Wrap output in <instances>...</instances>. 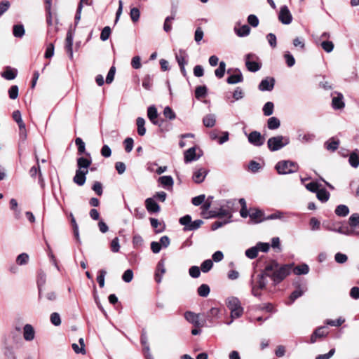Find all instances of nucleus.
<instances>
[{"mask_svg": "<svg viewBox=\"0 0 359 359\" xmlns=\"http://www.w3.org/2000/svg\"><path fill=\"white\" fill-rule=\"evenodd\" d=\"M334 212L337 216L346 217L349 213V209L346 205H339L337 206Z\"/></svg>", "mask_w": 359, "mask_h": 359, "instance_id": "37", "label": "nucleus"}, {"mask_svg": "<svg viewBox=\"0 0 359 359\" xmlns=\"http://www.w3.org/2000/svg\"><path fill=\"white\" fill-rule=\"evenodd\" d=\"M111 250L113 252H118L120 250L119 240L118 237H115L110 244Z\"/></svg>", "mask_w": 359, "mask_h": 359, "instance_id": "59", "label": "nucleus"}, {"mask_svg": "<svg viewBox=\"0 0 359 359\" xmlns=\"http://www.w3.org/2000/svg\"><path fill=\"white\" fill-rule=\"evenodd\" d=\"M137 126V133L140 136H144L146 133V128L144 127L145 120L142 117H138L136 120Z\"/></svg>", "mask_w": 359, "mask_h": 359, "instance_id": "33", "label": "nucleus"}, {"mask_svg": "<svg viewBox=\"0 0 359 359\" xmlns=\"http://www.w3.org/2000/svg\"><path fill=\"white\" fill-rule=\"evenodd\" d=\"M171 12H172V15L168 16L165 19V22H164V25H163V29L165 32H169L172 29L171 23L175 20L177 9L172 8Z\"/></svg>", "mask_w": 359, "mask_h": 359, "instance_id": "22", "label": "nucleus"}, {"mask_svg": "<svg viewBox=\"0 0 359 359\" xmlns=\"http://www.w3.org/2000/svg\"><path fill=\"white\" fill-rule=\"evenodd\" d=\"M163 115L169 118L170 120H173L175 118V113L172 111V109L170 107H165L163 110Z\"/></svg>", "mask_w": 359, "mask_h": 359, "instance_id": "61", "label": "nucleus"}, {"mask_svg": "<svg viewBox=\"0 0 359 359\" xmlns=\"http://www.w3.org/2000/svg\"><path fill=\"white\" fill-rule=\"evenodd\" d=\"M237 70L238 72V74L231 75L227 78L226 82L229 84H236L238 83H241L243 81L242 73L240 72V70Z\"/></svg>", "mask_w": 359, "mask_h": 359, "instance_id": "30", "label": "nucleus"}, {"mask_svg": "<svg viewBox=\"0 0 359 359\" xmlns=\"http://www.w3.org/2000/svg\"><path fill=\"white\" fill-rule=\"evenodd\" d=\"M147 116L153 124L159 125L158 120H157V117H158L157 109L154 106H150L148 107Z\"/></svg>", "mask_w": 359, "mask_h": 359, "instance_id": "24", "label": "nucleus"}, {"mask_svg": "<svg viewBox=\"0 0 359 359\" xmlns=\"http://www.w3.org/2000/svg\"><path fill=\"white\" fill-rule=\"evenodd\" d=\"M210 291V287L206 284H202L197 290L198 295L203 297H207L209 294Z\"/></svg>", "mask_w": 359, "mask_h": 359, "instance_id": "44", "label": "nucleus"}, {"mask_svg": "<svg viewBox=\"0 0 359 359\" xmlns=\"http://www.w3.org/2000/svg\"><path fill=\"white\" fill-rule=\"evenodd\" d=\"M110 34H111V28L109 26H106L102 30V32L100 34V39L103 41H105L109 38Z\"/></svg>", "mask_w": 359, "mask_h": 359, "instance_id": "54", "label": "nucleus"}, {"mask_svg": "<svg viewBox=\"0 0 359 359\" xmlns=\"http://www.w3.org/2000/svg\"><path fill=\"white\" fill-rule=\"evenodd\" d=\"M29 255L27 253H22L17 257L16 262L19 265H24L28 262Z\"/></svg>", "mask_w": 359, "mask_h": 359, "instance_id": "52", "label": "nucleus"}, {"mask_svg": "<svg viewBox=\"0 0 359 359\" xmlns=\"http://www.w3.org/2000/svg\"><path fill=\"white\" fill-rule=\"evenodd\" d=\"M18 87L16 85L12 86L8 90L9 97L11 100H15L18 96Z\"/></svg>", "mask_w": 359, "mask_h": 359, "instance_id": "58", "label": "nucleus"}, {"mask_svg": "<svg viewBox=\"0 0 359 359\" xmlns=\"http://www.w3.org/2000/svg\"><path fill=\"white\" fill-rule=\"evenodd\" d=\"M203 224V220L201 219H196L194 222H191V224L189 225L187 227H184V231H194L198 229L202 224Z\"/></svg>", "mask_w": 359, "mask_h": 359, "instance_id": "45", "label": "nucleus"}, {"mask_svg": "<svg viewBox=\"0 0 359 359\" xmlns=\"http://www.w3.org/2000/svg\"><path fill=\"white\" fill-rule=\"evenodd\" d=\"M248 142L256 147H261L264 144L265 138L258 131H252L248 135Z\"/></svg>", "mask_w": 359, "mask_h": 359, "instance_id": "8", "label": "nucleus"}, {"mask_svg": "<svg viewBox=\"0 0 359 359\" xmlns=\"http://www.w3.org/2000/svg\"><path fill=\"white\" fill-rule=\"evenodd\" d=\"M208 171L204 168H199L194 171L193 174V180L196 183H201L204 181Z\"/></svg>", "mask_w": 359, "mask_h": 359, "instance_id": "19", "label": "nucleus"}, {"mask_svg": "<svg viewBox=\"0 0 359 359\" xmlns=\"http://www.w3.org/2000/svg\"><path fill=\"white\" fill-rule=\"evenodd\" d=\"M231 222L230 219H224V221H215L212 224L211 229L215 231L217 229L223 226L224 225Z\"/></svg>", "mask_w": 359, "mask_h": 359, "instance_id": "57", "label": "nucleus"}, {"mask_svg": "<svg viewBox=\"0 0 359 359\" xmlns=\"http://www.w3.org/2000/svg\"><path fill=\"white\" fill-rule=\"evenodd\" d=\"M348 163L354 168L359 166V151L358 149H355L351 153L348 158Z\"/></svg>", "mask_w": 359, "mask_h": 359, "instance_id": "26", "label": "nucleus"}, {"mask_svg": "<svg viewBox=\"0 0 359 359\" xmlns=\"http://www.w3.org/2000/svg\"><path fill=\"white\" fill-rule=\"evenodd\" d=\"M330 193L325 189H319L316 192V197L323 203L327 202L330 198Z\"/></svg>", "mask_w": 359, "mask_h": 359, "instance_id": "31", "label": "nucleus"}, {"mask_svg": "<svg viewBox=\"0 0 359 359\" xmlns=\"http://www.w3.org/2000/svg\"><path fill=\"white\" fill-rule=\"evenodd\" d=\"M279 175H287L297 172L299 166L297 163L291 161H280L275 166Z\"/></svg>", "mask_w": 359, "mask_h": 359, "instance_id": "6", "label": "nucleus"}, {"mask_svg": "<svg viewBox=\"0 0 359 359\" xmlns=\"http://www.w3.org/2000/svg\"><path fill=\"white\" fill-rule=\"evenodd\" d=\"M290 143V138L287 136L277 135L270 137L267 141V147L271 151L281 149Z\"/></svg>", "mask_w": 359, "mask_h": 359, "instance_id": "5", "label": "nucleus"}, {"mask_svg": "<svg viewBox=\"0 0 359 359\" xmlns=\"http://www.w3.org/2000/svg\"><path fill=\"white\" fill-rule=\"evenodd\" d=\"M274 104L272 102H267L263 107V113L264 116H269L273 113Z\"/></svg>", "mask_w": 359, "mask_h": 359, "instance_id": "42", "label": "nucleus"}, {"mask_svg": "<svg viewBox=\"0 0 359 359\" xmlns=\"http://www.w3.org/2000/svg\"><path fill=\"white\" fill-rule=\"evenodd\" d=\"M207 94V88L205 86H199L196 88L195 97L196 99L204 97Z\"/></svg>", "mask_w": 359, "mask_h": 359, "instance_id": "43", "label": "nucleus"}, {"mask_svg": "<svg viewBox=\"0 0 359 359\" xmlns=\"http://www.w3.org/2000/svg\"><path fill=\"white\" fill-rule=\"evenodd\" d=\"M212 261L211 259H206L202 263L201 269L203 273H207L212 269Z\"/></svg>", "mask_w": 359, "mask_h": 359, "instance_id": "50", "label": "nucleus"}, {"mask_svg": "<svg viewBox=\"0 0 359 359\" xmlns=\"http://www.w3.org/2000/svg\"><path fill=\"white\" fill-rule=\"evenodd\" d=\"M249 217H250L251 220L255 224L259 223L265 220V217H264L263 211L256 208H250Z\"/></svg>", "mask_w": 359, "mask_h": 359, "instance_id": "11", "label": "nucleus"}, {"mask_svg": "<svg viewBox=\"0 0 359 359\" xmlns=\"http://www.w3.org/2000/svg\"><path fill=\"white\" fill-rule=\"evenodd\" d=\"M153 85V81L151 77L149 75H147L144 77L142 81V86L146 90H150Z\"/></svg>", "mask_w": 359, "mask_h": 359, "instance_id": "53", "label": "nucleus"}, {"mask_svg": "<svg viewBox=\"0 0 359 359\" xmlns=\"http://www.w3.org/2000/svg\"><path fill=\"white\" fill-rule=\"evenodd\" d=\"M123 144L125 147V150L127 153L130 152L133 150L134 141L131 137H127L123 141Z\"/></svg>", "mask_w": 359, "mask_h": 359, "instance_id": "51", "label": "nucleus"}, {"mask_svg": "<svg viewBox=\"0 0 359 359\" xmlns=\"http://www.w3.org/2000/svg\"><path fill=\"white\" fill-rule=\"evenodd\" d=\"M158 182L163 186L166 187H172L173 185V179L171 176L165 175L159 177Z\"/></svg>", "mask_w": 359, "mask_h": 359, "instance_id": "39", "label": "nucleus"}, {"mask_svg": "<svg viewBox=\"0 0 359 359\" xmlns=\"http://www.w3.org/2000/svg\"><path fill=\"white\" fill-rule=\"evenodd\" d=\"M309 271V267L306 264L298 265L293 268V272L296 275H305Z\"/></svg>", "mask_w": 359, "mask_h": 359, "instance_id": "32", "label": "nucleus"}, {"mask_svg": "<svg viewBox=\"0 0 359 359\" xmlns=\"http://www.w3.org/2000/svg\"><path fill=\"white\" fill-rule=\"evenodd\" d=\"M13 34L15 37L22 38L25 34V29L22 25H15L13 26Z\"/></svg>", "mask_w": 359, "mask_h": 359, "instance_id": "40", "label": "nucleus"}, {"mask_svg": "<svg viewBox=\"0 0 359 359\" xmlns=\"http://www.w3.org/2000/svg\"><path fill=\"white\" fill-rule=\"evenodd\" d=\"M219 309L217 307H212L210 309V311L208 313V318H210L211 319L219 318Z\"/></svg>", "mask_w": 359, "mask_h": 359, "instance_id": "60", "label": "nucleus"}, {"mask_svg": "<svg viewBox=\"0 0 359 359\" xmlns=\"http://www.w3.org/2000/svg\"><path fill=\"white\" fill-rule=\"evenodd\" d=\"M227 308L230 310V318L236 319L241 317L243 314V308L238 298L229 297L225 300Z\"/></svg>", "mask_w": 359, "mask_h": 359, "instance_id": "4", "label": "nucleus"}, {"mask_svg": "<svg viewBox=\"0 0 359 359\" xmlns=\"http://www.w3.org/2000/svg\"><path fill=\"white\" fill-rule=\"evenodd\" d=\"M255 55L249 53L245 56V66L248 71L256 72L261 69V64L256 61H251V58L255 57Z\"/></svg>", "mask_w": 359, "mask_h": 359, "instance_id": "10", "label": "nucleus"}, {"mask_svg": "<svg viewBox=\"0 0 359 359\" xmlns=\"http://www.w3.org/2000/svg\"><path fill=\"white\" fill-rule=\"evenodd\" d=\"M140 15V10L137 8H133L130 9V16L133 22L138 21Z\"/></svg>", "mask_w": 359, "mask_h": 359, "instance_id": "55", "label": "nucleus"}, {"mask_svg": "<svg viewBox=\"0 0 359 359\" xmlns=\"http://www.w3.org/2000/svg\"><path fill=\"white\" fill-rule=\"evenodd\" d=\"M268 276H266L264 269L257 275H252L251 277L250 284L252 287V294L255 297H259L262 290L265 289Z\"/></svg>", "mask_w": 359, "mask_h": 359, "instance_id": "3", "label": "nucleus"}, {"mask_svg": "<svg viewBox=\"0 0 359 359\" xmlns=\"http://www.w3.org/2000/svg\"><path fill=\"white\" fill-rule=\"evenodd\" d=\"M88 170H76V174L73 178V181L75 184H78L79 186H82L86 182V175L88 174Z\"/></svg>", "mask_w": 359, "mask_h": 359, "instance_id": "16", "label": "nucleus"}, {"mask_svg": "<svg viewBox=\"0 0 359 359\" xmlns=\"http://www.w3.org/2000/svg\"><path fill=\"white\" fill-rule=\"evenodd\" d=\"M334 259L339 264H344L347 261L348 257L345 254L337 252L334 255Z\"/></svg>", "mask_w": 359, "mask_h": 359, "instance_id": "63", "label": "nucleus"}, {"mask_svg": "<svg viewBox=\"0 0 359 359\" xmlns=\"http://www.w3.org/2000/svg\"><path fill=\"white\" fill-rule=\"evenodd\" d=\"M235 199L227 200L222 204L217 210H210L208 214L210 217H225V219H230L233 217V213L236 211Z\"/></svg>", "mask_w": 359, "mask_h": 359, "instance_id": "2", "label": "nucleus"}, {"mask_svg": "<svg viewBox=\"0 0 359 359\" xmlns=\"http://www.w3.org/2000/svg\"><path fill=\"white\" fill-rule=\"evenodd\" d=\"M258 255V248L252 247L245 251V255L250 259H255Z\"/></svg>", "mask_w": 359, "mask_h": 359, "instance_id": "49", "label": "nucleus"}, {"mask_svg": "<svg viewBox=\"0 0 359 359\" xmlns=\"http://www.w3.org/2000/svg\"><path fill=\"white\" fill-rule=\"evenodd\" d=\"M283 56L285 60V62L289 67H292L294 65L295 59L290 52H285Z\"/></svg>", "mask_w": 359, "mask_h": 359, "instance_id": "46", "label": "nucleus"}, {"mask_svg": "<svg viewBox=\"0 0 359 359\" xmlns=\"http://www.w3.org/2000/svg\"><path fill=\"white\" fill-rule=\"evenodd\" d=\"M165 273V260L161 259L156 267V271L155 273V280L156 283H159L161 282L163 275Z\"/></svg>", "mask_w": 359, "mask_h": 359, "instance_id": "17", "label": "nucleus"}, {"mask_svg": "<svg viewBox=\"0 0 359 359\" xmlns=\"http://www.w3.org/2000/svg\"><path fill=\"white\" fill-rule=\"evenodd\" d=\"M278 19L284 25H289L292 22V16L287 6H283L280 8Z\"/></svg>", "mask_w": 359, "mask_h": 359, "instance_id": "9", "label": "nucleus"}, {"mask_svg": "<svg viewBox=\"0 0 359 359\" xmlns=\"http://www.w3.org/2000/svg\"><path fill=\"white\" fill-rule=\"evenodd\" d=\"M146 208L151 213H156L160 211V206L151 198H148L145 201Z\"/></svg>", "mask_w": 359, "mask_h": 359, "instance_id": "21", "label": "nucleus"}, {"mask_svg": "<svg viewBox=\"0 0 359 359\" xmlns=\"http://www.w3.org/2000/svg\"><path fill=\"white\" fill-rule=\"evenodd\" d=\"M73 39L74 34L72 30H69L65 39V49L70 59L73 58Z\"/></svg>", "mask_w": 359, "mask_h": 359, "instance_id": "14", "label": "nucleus"}, {"mask_svg": "<svg viewBox=\"0 0 359 359\" xmlns=\"http://www.w3.org/2000/svg\"><path fill=\"white\" fill-rule=\"evenodd\" d=\"M184 318L190 323L194 325L196 327H200L202 326V324L200 322L199 317L200 315L195 313L192 311H186L184 314Z\"/></svg>", "mask_w": 359, "mask_h": 359, "instance_id": "12", "label": "nucleus"}, {"mask_svg": "<svg viewBox=\"0 0 359 359\" xmlns=\"http://www.w3.org/2000/svg\"><path fill=\"white\" fill-rule=\"evenodd\" d=\"M328 332L327 328L324 326L319 327L315 330L311 336L310 341L311 344L315 343L318 338H323L327 335Z\"/></svg>", "mask_w": 359, "mask_h": 359, "instance_id": "15", "label": "nucleus"}, {"mask_svg": "<svg viewBox=\"0 0 359 359\" xmlns=\"http://www.w3.org/2000/svg\"><path fill=\"white\" fill-rule=\"evenodd\" d=\"M188 55L184 50H180L178 53L175 54V59L180 66V71L184 76L187 75L185 69V65L188 63Z\"/></svg>", "mask_w": 359, "mask_h": 359, "instance_id": "7", "label": "nucleus"}, {"mask_svg": "<svg viewBox=\"0 0 359 359\" xmlns=\"http://www.w3.org/2000/svg\"><path fill=\"white\" fill-rule=\"evenodd\" d=\"M196 148L195 147H193L184 151V162L186 163L196 161L199 158L200 155H196Z\"/></svg>", "mask_w": 359, "mask_h": 359, "instance_id": "18", "label": "nucleus"}, {"mask_svg": "<svg viewBox=\"0 0 359 359\" xmlns=\"http://www.w3.org/2000/svg\"><path fill=\"white\" fill-rule=\"evenodd\" d=\"M234 31L238 36L244 37L249 35L250 32V28L248 25H244L240 28L235 27Z\"/></svg>", "mask_w": 359, "mask_h": 359, "instance_id": "35", "label": "nucleus"}, {"mask_svg": "<svg viewBox=\"0 0 359 359\" xmlns=\"http://www.w3.org/2000/svg\"><path fill=\"white\" fill-rule=\"evenodd\" d=\"M75 144L78 147V152L79 154H83L86 151V145L81 138L77 137L75 140Z\"/></svg>", "mask_w": 359, "mask_h": 359, "instance_id": "48", "label": "nucleus"}, {"mask_svg": "<svg viewBox=\"0 0 359 359\" xmlns=\"http://www.w3.org/2000/svg\"><path fill=\"white\" fill-rule=\"evenodd\" d=\"M339 145V140L334 138H330L325 143V148L331 151H334L337 149Z\"/></svg>", "mask_w": 359, "mask_h": 359, "instance_id": "29", "label": "nucleus"}, {"mask_svg": "<svg viewBox=\"0 0 359 359\" xmlns=\"http://www.w3.org/2000/svg\"><path fill=\"white\" fill-rule=\"evenodd\" d=\"M50 322L55 326H58L61 324L60 316L58 313L54 312L50 315Z\"/></svg>", "mask_w": 359, "mask_h": 359, "instance_id": "62", "label": "nucleus"}, {"mask_svg": "<svg viewBox=\"0 0 359 359\" xmlns=\"http://www.w3.org/2000/svg\"><path fill=\"white\" fill-rule=\"evenodd\" d=\"M216 116L215 114H210L203 118V123L207 128H212L215 125Z\"/></svg>", "mask_w": 359, "mask_h": 359, "instance_id": "28", "label": "nucleus"}, {"mask_svg": "<svg viewBox=\"0 0 359 359\" xmlns=\"http://www.w3.org/2000/svg\"><path fill=\"white\" fill-rule=\"evenodd\" d=\"M226 71V63L224 61H221L219 64V67L215 71V74L218 79H222Z\"/></svg>", "mask_w": 359, "mask_h": 359, "instance_id": "41", "label": "nucleus"}, {"mask_svg": "<svg viewBox=\"0 0 359 359\" xmlns=\"http://www.w3.org/2000/svg\"><path fill=\"white\" fill-rule=\"evenodd\" d=\"M275 79L272 77H267L260 82L258 88L261 91H271L273 89Z\"/></svg>", "mask_w": 359, "mask_h": 359, "instance_id": "13", "label": "nucleus"}, {"mask_svg": "<svg viewBox=\"0 0 359 359\" xmlns=\"http://www.w3.org/2000/svg\"><path fill=\"white\" fill-rule=\"evenodd\" d=\"M91 163H92V160L90 158L88 159V158H86L84 157H80V158H77V167H78L77 170H88V168L90 167Z\"/></svg>", "mask_w": 359, "mask_h": 359, "instance_id": "23", "label": "nucleus"}, {"mask_svg": "<svg viewBox=\"0 0 359 359\" xmlns=\"http://www.w3.org/2000/svg\"><path fill=\"white\" fill-rule=\"evenodd\" d=\"M349 226L359 231V214L354 213L349 217Z\"/></svg>", "mask_w": 359, "mask_h": 359, "instance_id": "34", "label": "nucleus"}, {"mask_svg": "<svg viewBox=\"0 0 359 359\" xmlns=\"http://www.w3.org/2000/svg\"><path fill=\"white\" fill-rule=\"evenodd\" d=\"M35 331L33 326L26 324L23 327V337L26 341H30L34 339Z\"/></svg>", "mask_w": 359, "mask_h": 359, "instance_id": "20", "label": "nucleus"}, {"mask_svg": "<svg viewBox=\"0 0 359 359\" xmlns=\"http://www.w3.org/2000/svg\"><path fill=\"white\" fill-rule=\"evenodd\" d=\"M292 264L280 265L276 261L268 263L264 270L266 276L271 279L274 285L282 282L290 273Z\"/></svg>", "mask_w": 359, "mask_h": 359, "instance_id": "1", "label": "nucleus"}, {"mask_svg": "<svg viewBox=\"0 0 359 359\" xmlns=\"http://www.w3.org/2000/svg\"><path fill=\"white\" fill-rule=\"evenodd\" d=\"M18 72L15 69L7 67L6 69L1 73L3 78L6 80H13L17 76Z\"/></svg>", "mask_w": 359, "mask_h": 359, "instance_id": "25", "label": "nucleus"}, {"mask_svg": "<svg viewBox=\"0 0 359 359\" xmlns=\"http://www.w3.org/2000/svg\"><path fill=\"white\" fill-rule=\"evenodd\" d=\"M321 47L325 52L330 53L334 49V44L330 41H325L321 43Z\"/></svg>", "mask_w": 359, "mask_h": 359, "instance_id": "56", "label": "nucleus"}, {"mask_svg": "<svg viewBox=\"0 0 359 359\" xmlns=\"http://www.w3.org/2000/svg\"><path fill=\"white\" fill-rule=\"evenodd\" d=\"M304 292V291L300 287L293 291L290 296V303L294 302L297 298L300 297Z\"/></svg>", "mask_w": 359, "mask_h": 359, "instance_id": "47", "label": "nucleus"}, {"mask_svg": "<svg viewBox=\"0 0 359 359\" xmlns=\"http://www.w3.org/2000/svg\"><path fill=\"white\" fill-rule=\"evenodd\" d=\"M133 278V272L131 269H128L125 271L122 276V279L126 283H130Z\"/></svg>", "mask_w": 359, "mask_h": 359, "instance_id": "64", "label": "nucleus"}, {"mask_svg": "<svg viewBox=\"0 0 359 359\" xmlns=\"http://www.w3.org/2000/svg\"><path fill=\"white\" fill-rule=\"evenodd\" d=\"M332 106L334 109H341L344 107L345 104L343 101V95L341 93L332 98Z\"/></svg>", "mask_w": 359, "mask_h": 359, "instance_id": "27", "label": "nucleus"}, {"mask_svg": "<svg viewBox=\"0 0 359 359\" xmlns=\"http://www.w3.org/2000/svg\"><path fill=\"white\" fill-rule=\"evenodd\" d=\"M280 126V120L275 117H271L267 121V127L270 130H276L278 129Z\"/></svg>", "mask_w": 359, "mask_h": 359, "instance_id": "36", "label": "nucleus"}, {"mask_svg": "<svg viewBox=\"0 0 359 359\" xmlns=\"http://www.w3.org/2000/svg\"><path fill=\"white\" fill-rule=\"evenodd\" d=\"M315 138V135L311 133H300L298 135V140L302 143L312 142Z\"/></svg>", "mask_w": 359, "mask_h": 359, "instance_id": "38", "label": "nucleus"}]
</instances>
